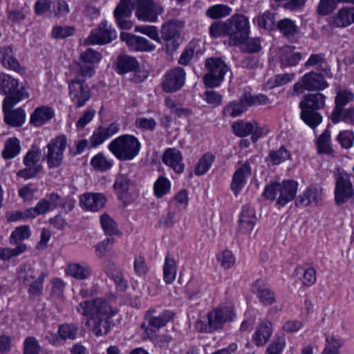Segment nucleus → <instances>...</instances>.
I'll list each match as a JSON object with an SVG mask.
<instances>
[{
    "label": "nucleus",
    "instance_id": "obj_39",
    "mask_svg": "<svg viewBox=\"0 0 354 354\" xmlns=\"http://www.w3.org/2000/svg\"><path fill=\"white\" fill-rule=\"evenodd\" d=\"M277 28L287 39L293 38L298 32L299 28L295 21L290 19L285 18L279 20L276 24Z\"/></svg>",
    "mask_w": 354,
    "mask_h": 354
},
{
    "label": "nucleus",
    "instance_id": "obj_26",
    "mask_svg": "<svg viewBox=\"0 0 354 354\" xmlns=\"http://www.w3.org/2000/svg\"><path fill=\"white\" fill-rule=\"evenodd\" d=\"M354 23V7L345 6L332 17L331 24L337 28H344Z\"/></svg>",
    "mask_w": 354,
    "mask_h": 354
},
{
    "label": "nucleus",
    "instance_id": "obj_24",
    "mask_svg": "<svg viewBox=\"0 0 354 354\" xmlns=\"http://www.w3.org/2000/svg\"><path fill=\"white\" fill-rule=\"evenodd\" d=\"M80 204L91 211H98L104 206L106 198L102 194L87 193L81 196Z\"/></svg>",
    "mask_w": 354,
    "mask_h": 354
},
{
    "label": "nucleus",
    "instance_id": "obj_54",
    "mask_svg": "<svg viewBox=\"0 0 354 354\" xmlns=\"http://www.w3.org/2000/svg\"><path fill=\"white\" fill-rule=\"evenodd\" d=\"M330 119L333 123H338L340 121L354 124V107L346 109L341 114L336 111V113H332L330 115Z\"/></svg>",
    "mask_w": 354,
    "mask_h": 354
},
{
    "label": "nucleus",
    "instance_id": "obj_1",
    "mask_svg": "<svg viewBox=\"0 0 354 354\" xmlns=\"http://www.w3.org/2000/svg\"><path fill=\"white\" fill-rule=\"evenodd\" d=\"M76 310L87 317L86 325L96 336L106 335L112 326L111 318L118 313L105 299L97 297L80 302Z\"/></svg>",
    "mask_w": 354,
    "mask_h": 354
},
{
    "label": "nucleus",
    "instance_id": "obj_9",
    "mask_svg": "<svg viewBox=\"0 0 354 354\" xmlns=\"http://www.w3.org/2000/svg\"><path fill=\"white\" fill-rule=\"evenodd\" d=\"M335 201L337 205L346 203L354 196V188L351 176L345 171L338 172L335 176Z\"/></svg>",
    "mask_w": 354,
    "mask_h": 354
},
{
    "label": "nucleus",
    "instance_id": "obj_33",
    "mask_svg": "<svg viewBox=\"0 0 354 354\" xmlns=\"http://www.w3.org/2000/svg\"><path fill=\"white\" fill-rule=\"evenodd\" d=\"M306 68L317 67V70L321 71L326 76L331 77L330 67L326 62L324 55L312 54L304 64Z\"/></svg>",
    "mask_w": 354,
    "mask_h": 354
},
{
    "label": "nucleus",
    "instance_id": "obj_29",
    "mask_svg": "<svg viewBox=\"0 0 354 354\" xmlns=\"http://www.w3.org/2000/svg\"><path fill=\"white\" fill-rule=\"evenodd\" d=\"M295 47L286 46L281 48L279 59L283 66H296L301 58L300 53L295 52Z\"/></svg>",
    "mask_w": 354,
    "mask_h": 354
},
{
    "label": "nucleus",
    "instance_id": "obj_48",
    "mask_svg": "<svg viewBox=\"0 0 354 354\" xmlns=\"http://www.w3.org/2000/svg\"><path fill=\"white\" fill-rule=\"evenodd\" d=\"M100 223L104 233L109 236L120 235L117 223L108 214H104L100 217Z\"/></svg>",
    "mask_w": 354,
    "mask_h": 354
},
{
    "label": "nucleus",
    "instance_id": "obj_7",
    "mask_svg": "<svg viewBox=\"0 0 354 354\" xmlns=\"http://www.w3.org/2000/svg\"><path fill=\"white\" fill-rule=\"evenodd\" d=\"M230 30V44L239 46L249 37L250 24L247 17L235 14L227 19Z\"/></svg>",
    "mask_w": 354,
    "mask_h": 354
},
{
    "label": "nucleus",
    "instance_id": "obj_51",
    "mask_svg": "<svg viewBox=\"0 0 354 354\" xmlns=\"http://www.w3.org/2000/svg\"><path fill=\"white\" fill-rule=\"evenodd\" d=\"M30 236V230L28 225H23L17 227L11 234L10 242L11 244H24L21 241L28 239Z\"/></svg>",
    "mask_w": 354,
    "mask_h": 354
},
{
    "label": "nucleus",
    "instance_id": "obj_18",
    "mask_svg": "<svg viewBox=\"0 0 354 354\" xmlns=\"http://www.w3.org/2000/svg\"><path fill=\"white\" fill-rule=\"evenodd\" d=\"M252 174L250 164L248 161L237 168L233 174L230 187L236 196L246 183V179Z\"/></svg>",
    "mask_w": 354,
    "mask_h": 354
},
{
    "label": "nucleus",
    "instance_id": "obj_4",
    "mask_svg": "<svg viewBox=\"0 0 354 354\" xmlns=\"http://www.w3.org/2000/svg\"><path fill=\"white\" fill-rule=\"evenodd\" d=\"M28 95L25 91H20L14 95L6 96L3 101V113L6 124L13 127H21L26 122V115L22 108L12 109Z\"/></svg>",
    "mask_w": 354,
    "mask_h": 354
},
{
    "label": "nucleus",
    "instance_id": "obj_22",
    "mask_svg": "<svg viewBox=\"0 0 354 354\" xmlns=\"http://www.w3.org/2000/svg\"><path fill=\"white\" fill-rule=\"evenodd\" d=\"M252 291L263 305L270 306L276 301L274 292L268 288L261 279H258L254 283Z\"/></svg>",
    "mask_w": 354,
    "mask_h": 354
},
{
    "label": "nucleus",
    "instance_id": "obj_12",
    "mask_svg": "<svg viewBox=\"0 0 354 354\" xmlns=\"http://www.w3.org/2000/svg\"><path fill=\"white\" fill-rule=\"evenodd\" d=\"M116 37V31L108 25L106 21H103L97 28L92 30L85 42L88 45H104L111 43Z\"/></svg>",
    "mask_w": 354,
    "mask_h": 354
},
{
    "label": "nucleus",
    "instance_id": "obj_53",
    "mask_svg": "<svg viewBox=\"0 0 354 354\" xmlns=\"http://www.w3.org/2000/svg\"><path fill=\"white\" fill-rule=\"evenodd\" d=\"M340 0H319L316 12L320 16H326L333 13L337 8Z\"/></svg>",
    "mask_w": 354,
    "mask_h": 354
},
{
    "label": "nucleus",
    "instance_id": "obj_32",
    "mask_svg": "<svg viewBox=\"0 0 354 354\" xmlns=\"http://www.w3.org/2000/svg\"><path fill=\"white\" fill-rule=\"evenodd\" d=\"M131 180L125 174H119L116 176L113 188L120 200L125 201L129 198V187Z\"/></svg>",
    "mask_w": 354,
    "mask_h": 354
},
{
    "label": "nucleus",
    "instance_id": "obj_37",
    "mask_svg": "<svg viewBox=\"0 0 354 354\" xmlns=\"http://www.w3.org/2000/svg\"><path fill=\"white\" fill-rule=\"evenodd\" d=\"M18 86L17 80L6 74H0V93H2L7 96L12 95L24 90L15 91Z\"/></svg>",
    "mask_w": 354,
    "mask_h": 354
},
{
    "label": "nucleus",
    "instance_id": "obj_19",
    "mask_svg": "<svg viewBox=\"0 0 354 354\" xmlns=\"http://www.w3.org/2000/svg\"><path fill=\"white\" fill-rule=\"evenodd\" d=\"M162 162L176 174H181L185 169L181 152L176 148L167 149L162 156Z\"/></svg>",
    "mask_w": 354,
    "mask_h": 354
},
{
    "label": "nucleus",
    "instance_id": "obj_64",
    "mask_svg": "<svg viewBox=\"0 0 354 354\" xmlns=\"http://www.w3.org/2000/svg\"><path fill=\"white\" fill-rule=\"evenodd\" d=\"M135 31L146 35L157 42H160L158 31L156 26L147 25L138 26H136Z\"/></svg>",
    "mask_w": 354,
    "mask_h": 354
},
{
    "label": "nucleus",
    "instance_id": "obj_5",
    "mask_svg": "<svg viewBox=\"0 0 354 354\" xmlns=\"http://www.w3.org/2000/svg\"><path fill=\"white\" fill-rule=\"evenodd\" d=\"M234 317V307L232 305L220 306L207 314V324L198 322L197 327L201 332L212 333L221 328L225 323L232 321Z\"/></svg>",
    "mask_w": 354,
    "mask_h": 354
},
{
    "label": "nucleus",
    "instance_id": "obj_36",
    "mask_svg": "<svg viewBox=\"0 0 354 354\" xmlns=\"http://www.w3.org/2000/svg\"><path fill=\"white\" fill-rule=\"evenodd\" d=\"M317 150L319 154H326L335 156V151L330 143V133L325 130L317 138L316 142Z\"/></svg>",
    "mask_w": 354,
    "mask_h": 354
},
{
    "label": "nucleus",
    "instance_id": "obj_38",
    "mask_svg": "<svg viewBox=\"0 0 354 354\" xmlns=\"http://www.w3.org/2000/svg\"><path fill=\"white\" fill-rule=\"evenodd\" d=\"M1 60L4 66L19 71L21 69L18 60L15 57L12 46H6L1 49Z\"/></svg>",
    "mask_w": 354,
    "mask_h": 354
},
{
    "label": "nucleus",
    "instance_id": "obj_21",
    "mask_svg": "<svg viewBox=\"0 0 354 354\" xmlns=\"http://www.w3.org/2000/svg\"><path fill=\"white\" fill-rule=\"evenodd\" d=\"M324 74L318 71H310L303 76V82L308 91H322L328 86Z\"/></svg>",
    "mask_w": 354,
    "mask_h": 354
},
{
    "label": "nucleus",
    "instance_id": "obj_52",
    "mask_svg": "<svg viewBox=\"0 0 354 354\" xmlns=\"http://www.w3.org/2000/svg\"><path fill=\"white\" fill-rule=\"evenodd\" d=\"M27 249L26 244H18L15 248H0V259L9 261L13 257H18L24 253Z\"/></svg>",
    "mask_w": 354,
    "mask_h": 354
},
{
    "label": "nucleus",
    "instance_id": "obj_11",
    "mask_svg": "<svg viewBox=\"0 0 354 354\" xmlns=\"http://www.w3.org/2000/svg\"><path fill=\"white\" fill-rule=\"evenodd\" d=\"M136 16L140 20L155 22L163 12V8L154 0H136Z\"/></svg>",
    "mask_w": 354,
    "mask_h": 354
},
{
    "label": "nucleus",
    "instance_id": "obj_55",
    "mask_svg": "<svg viewBox=\"0 0 354 354\" xmlns=\"http://www.w3.org/2000/svg\"><path fill=\"white\" fill-rule=\"evenodd\" d=\"M286 345L285 335L276 334L274 339L268 346L266 354H281Z\"/></svg>",
    "mask_w": 354,
    "mask_h": 354
},
{
    "label": "nucleus",
    "instance_id": "obj_56",
    "mask_svg": "<svg viewBox=\"0 0 354 354\" xmlns=\"http://www.w3.org/2000/svg\"><path fill=\"white\" fill-rule=\"evenodd\" d=\"M67 139L66 136L64 134L59 135L54 139H52L48 144L47 147L48 151L53 149L55 152L61 153L64 154V151L66 147Z\"/></svg>",
    "mask_w": 354,
    "mask_h": 354
},
{
    "label": "nucleus",
    "instance_id": "obj_28",
    "mask_svg": "<svg viewBox=\"0 0 354 354\" xmlns=\"http://www.w3.org/2000/svg\"><path fill=\"white\" fill-rule=\"evenodd\" d=\"M256 222V217L253 208L248 205H243L239 218V228L243 233H250Z\"/></svg>",
    "mask_w": 354,
    "mask_h": 354
},
{
    "label": "nucleus",
    "instance_id": "obj_10",
    "mask_svg": "<svg viewBox=\"0 0 354 354\" xmlns=\"http://www.w3.org/2000/svg\"><path fill=\"white\" fill-rule=\"evenodd\" d=\"M69 97L77 108L84 106L91 97V92L85 80L75 78L68 83Z\"/></svg>",
    "mask_w": 354,
    "mask_h": 354
},
{
    "label": "nucleus",
    "instance_id": "obj_43",
    "mask_svg": "<svg viewBox=\"0 0 354 354\" xmlns=\"http://www.w3.org/2000/svg\"><path fill=\"white\" fill-rule=\"evenodd\" d=\"M255 127L256 121L244 122L243 120H239L232 125L234 133L241 138L251 134Z\"/></svg>",
    "mask_w": 354,
    "mask_h": 354
},
{
    "label": "nucleus",
    "instance_id": "obj_13",
    "mask_svg": "<svg viewBox=\"0 0 354 354\" xmlns=\"http://www.w3.org/2000/svg\"><path fill=\"white\" fill-rule=\"evenodd\" d=\"M186 73L180 67L168 71L162 82V91L165 93H174L180 90L185 82Z\"/></svg>",
    "mask_w": 354,
    "mask_h": 354
},
{
    "label": "nucleus",
    "instance_id": "obj_20",
    "mask_svg": "<svg viewBox=\"0 0 354 354\" xmlns=\"http://www.w3.org/2000/svg\"><path fill=\"white\" fill-rule=\"evenodd\" d=\"M298 184L295 180H284L278 183L279 196L277 203L283 206L295 198L297 191Z\"/></svg>",
    "mask_w": 354,
    "mask_h": 354
},
{
    "label": "nucleus",
    "instance_id": "obj_31",
    "mask_svg": "<svg viewBox=\"0 0 354 354\" xmlns=\"http://www.w3.org/2000/svg\"><path fill=\"white\" fill-rule=\"evenodd\" d=\"M248 107L247 100H243V95L238 101H233L224 106L222 113L223 117H237L244 113Z\"/></svg>",
    "mask_w": 354,
    "mask_h": 354
},
{
    "label": "nucleus",
    "instance_id": "obj_17",
    "mask_svg": "<svg viewBox=\"0 0 354 354\" xmlns=\"http://www.w3.org/2000/svg\"><path fill=\"white\" fill-rule=\"evenodd\" d=\"M44 214V199L39 201L35 207H30L23 210L11 211L6 214V219L8 222L34 218L38 215Z\"/></svg>",
    "mask_w": 354,
    "mask_h": 354
},
{
    "label": "nucleus",
    "instance_id": "obj_34",
    "mask_svg": "<svg viewBox=\"0 0 354 354\" xmlns=\"http://www.w3.org/2000/svg\"><path fill=\"white\" fill-rule=\"evenodd\" d=\"M139 64L135 57L121 55L117 58V68L121 74L136 71Z\"/></svg>",
    "mask_w": 354,
    "mask_h": 354
},
{
    "label": "nucleus",
    "instance_id": "obj_63",
    "mask_svg": "<svg viewBox=\"0 0 354 354\" xmlns=\"http://www.w3.org/2000/svg\"><path fill=\"white\" fill-rule=\"evenodd\" d=\"M40 346L33 337H28L24 342V354H39Z\"/></svg>",
    "mask_w": 354,
    "mask_h": 354
},
{
    "label": "nucleus",
    "instance_id": "obj_41",
    "mask_svg": "<svg viewBox=\"0 0 354 354\" xmlns=\"http://www.w3.org/2000/svg\"><path fill=\"white\" fill-rule=\"evenodd\" d=\"M180 23L177 21H169L161 28L162 37L165 41H170L178 37L180 32Z\"/></svg>",
    "mask_w": 354,
    "mask_h": 354
},
{
    "label": "nucleus",
    "instance_id": "obj_6",
    "mask_svg": "<svg viewBox=\"0 0 354 354\" xmlns=\"http://www.w3.org/2000/svg\"><path fill=\"white\" fill-rule=\"evenodd\" d=\"M207 73L203 76V82L207 87L220 86L228 71L226 64L218 57H209L205 60Z\"/></svg>",
    "mask_w": 354,
    "mask_h": 354
},
{
    "label": "nucleus",
    "instance_id": "obj_57",
    "mask_svg": "<svg viewBox=\"0 0 354 354\" xmlns=\"http://www.w3.org/2000/svg\"><path fill=\"white\" fill-rule=\"evenodd\" d=\"M171 187L169 180L165 177H159L154 183V194L158 198H160L169 192Z\"/></svg>",
    "mask_w": 354,
    "mask_h": 354
},
{
    "label": "nucleus",
    "instance_id": "obj_8",
    "mask_svg": "<svg viewBox=\"0 0 354 354\" xmlns=\"http://www.w3.org/2000/svg\"><path fill=\"white\" fill-rule=\"evenodd\" d=\"M41 156L39 148L33 145L24 157L23 162L26 168L19 170L17 173V176L25 180L35 177L43 169L42 165L39 162Z\"/></svg>",
    "mask_w": 354,
    "mask_h": 354
},
{
    "label": "nucleus",
    "instance_id": "obj_62",
    "mask_svg": "<svg viewBox=\"0 0 354 354\" xmlns=\"http://www.w3.org/2000/svg\"><path fill=\"white\" fill-rule=\"evenodd\" d=\"M242 50L248 53H258L261 50V41L259 38L248 37L245 41L241 44Z\"/></svg>",
    "mask_w": 354,
    "mask_h": 354
},
{
    "label": "nucleus",
    "instance_id": "obj_14",
    "mask_svg": "<svg viewBox=\"0 0 354 354\" xmlns=\"http://www.w3.org/2000/svg\"><path fill=\"white\" fill-rule=\"evenodd\" d=\"M134 8L133 0H120L113 11V15L121 29L129 30L133 26L130 20Z\"/></svg>",
    "mask_w": 354,
    "mask_h": 354
},
{
    "label": "nucleus",
    "instance_id": "obj_61",
    "mask_svg": "<svg viewBox=\"0 0 354 354\" xmlns=\"http://www.w3.org/2000/svg\"><path fill=\"white\" fill-rule=\"evenodd\" d=\"M336 140L344 149H350L353 145L354 133L352 131H342L337 136Z\"/></svg>",
    "mask_w": 354,
    "mask_h": 354
},
{
    "label": "nucleus",
    "instance_id": "obj_15",
    "mask_svg": "<svg viewBox=\"0 0 354 354\" xmlns=\"http://www.w3.org/2000/svg\"><path fill=\"white\" fill-rule=\"evenodd\" d=\"M102 58L101 53L92 48H88L81 54L78 64L79 73L82 77H91L94 73V64Z\"/></svg>",
    "mask_w": 354,
    "mask_h": 354
},
{
    "label": "nucleus",
    "instance_id": "obj_46",
    "mask_svg": "<svg viewBox=\"0 0 354 354\" xmlns=\"http://www.w3.org/2000/svg\"><path fill=\"white\" fill-rule=\"evenodd\" d=\"M176 265L174 259L167 257L163 266V279L166 283H171L176 276Z\"/></svg>",
    "mask_w": 354,
    "mask_h": 354
},
{
    "label": "nucleus",
    "instance_id": "obj_16",
    "mask_svg": "<svg viewBox=\"0 0 354 354\" xmlns=\"http://www.w3.org/2000/svg\"><path fill=\"white\" fill-rule=\"evenodd\" d=\"M120 124L113 122L108 126H100L93 133L90 138V147L95 148L102 145L106 140L118 133Z\"/></svg>",
    "mask_w": 354,
    "mask_h": 354
},
{
    "label": "nucleus",
    "instance_id": "obj_3",
    "mask_svg": "<svg viewBox=\"0 0 354 354\" xmlns=\"http://www.w3.org/2000/svg\"><path fill=\"white\" fill-rule=\"evenodd\" d=\"M108 149L118 160L130 161L138 155L141 144L136 136L124 134L113 139Z\"/></svg>",
    "mask_w": 354,
    "mask_h": 354
},
{
    "label": "nucleus",
    "instance_id": "obj_59",
    "mask_svg": "<svg viewBox=\"0 0 354 354\" xmlns=\"http://www.w3.org/2000/svg\"><path fill=\"white\" fill-rule=\"evenodd\" d=\"M134 272L138 276H144L149 271L148 266L146 263L145 257L142 254H136L133 262Z\"/></svg>",
    "mask_w": 354,
    "mask_h": 354
},
{
    "label": "nucleus",
    "instance_id": "obj_35",
    "mask_svg": "<svg viewBox=\"0 0 354 354\" xmlns=\"http://www.w3.org/2000/svg\"><path fill=\"white\" fill-rule=\"evenodd\" d=\"M353 97L354 95L351 91L346 89L337 88L335 98V106L332 113L337 111L341 114L346 109L343 107L353 101Z\"/></svg>",
    "mask_w": 354,
    "mask_h": 354
},
{
    "label": "nucleus",
    "instance_id": "obj_45",
    "mask_svg": "<svg viewBox=\"0 0 354 354\" xmlns=\"http://www.w3.org/2000/svg\"><path fill=\"white\" fill-rule=\"evenodd\" d=\"M232 8L227 5L216 4L210 6L205 11V15L212 19H218L230 15Z\"/></svg>",
    "mask_w": 354,
    "mask_h": 354
},
{
    "label": "nucleus",
    "instance_id": "obj_44",
    "mask_svg": "<svg viewBox=\"0 0 354 354\" xmlns=\"http://www.w3.org/2000/svg\"><path fill=\"white\" fill-rule=\"evenodd\" d=\"M275 12L268 10L257 16L253 21L260 28L272 30L275 26Z\"/></svg>",
    "mask_w": 354,
    "mask_h": 354
},
{
    "label": "nucleus",
    "instance_id": "obj_49",
    "mask_svg": "<svg viewBox=\"0 0 354 354\" xmlns=\"http://www.w3.org/2000/svg\"><path fill=\"white\" fill-rule=\"evenodd\" d=\"M289 156V153L286 149L283 146H281L277 150L270 151L266 161L268 165H277L288 158Z\"/></svg>",
    "mask_w": 354,
    "mask_h": 354
},
{
    "label": "nucleus",
    "instance_id": "obj_30",
    "mask_svg": "<svg viewBox=\"0 0 354 354\" xmlns=\"http://www.w3.org/2000/svg\"><path fill=\"white\" fill-rule=\"evenodd\" d=\"M66 272L68 275L79 280L88 279L92 273V270L89 266L86 263H69L66 268Z\"/></svg>",
    "mask_w": 354,
    "mask_h": 354
},
{
    "label": "nucleus",
    "instance_id": "obj_40",
    "mask_svg": "<svg viewBox=\"0 0 354 354\" xmlns=\"http://www.w3.org/2000/svg\"><path fill=\"white\" fill-rule=\"evenodd\" d=\"M21 151L19 140L17 138H10L5 142L1 156L5 160L16 157Z\"/></svg>",
    "mask_w": 354,
    "mask_h": 354
},
{
    "label": "nucleus",
    "instance_id": "obj_25",
    "mask_svg": "<svg viewBox=\"0 0 354 354\" xmlns=\"http://www.w3.org/2000/svg\"><path fill=\"white\" fill-rule=\"evenodd\" d=\"M155 309H149L147 313L149 326L155 329H160L172 321L175 313L169 310H165L158 316L152 315Z\"/></svg>",
    "mask_w": 354,
    "mask_h": 354
},
{
    "label": "nucleus",
    "instance_id": "obj_2",
    "mask_svg": "<svg viewBox=\"0 0 354 354\" xmlns=\"http://www.w3.org/2000/svg\"><path fill=\"white\" fill-rule=\"evenodd\" d=\"M325 99V95L321 93H309L305 95L299 102L301 118L313 129L318 126L322 120L317 110L324 107Z\"/></svg>",
    "mask_w": 354,
    "mask_h": 354
},
{
    "label": "nucleus",
    "instance_id": "obj_23",
    "mask_svg": "<svg viewBox=\"0 0 354 354\" xmlns=\"http://www.w3.org/2000/svg\"><path fill=\"white\" fill-rule=\"evenodd\" d=\"M272 333V324L268 320L259 323L252 336V340L257 346H263L270 339Z\"/></svg>",
    "mask_w": 354,
    "mask_h": 354
},
{
    "label": "nucleus",
    "instance_id": "obj_58",
    "mask_svg": "<svg viewBox=\"0 0 354 354\" xmlns=\"http://www.w3.org/2000/svg\"><path fill=\"white\" fill-rule=\"evenodd\" d=\"M78 326L75 324H64L59 326V334L61 338L74 339L77 336Z\"/></svg>",
    "mask_w": 354,
    "mask_h": 354
},
{
    "label": "nucleus",
    "instance_id": "obj_50",
    "mask_svg": "<svg viewBox=\"0 0 354 354\" xmlns=\"http://www.w3.org/2000/svg\"><path fill=\"white\" fill-rule=\"evenodd\" d=\"M214 156L207 152L205 153L197 162L195 167V174L197 176L205 174L210 168L214 160Z\"/></svg>",
    "mask_w": 354,
    "mask_h": 354
},
{
    "label": "nucleus",
    "instance_id": "obj_27",
    "mask_svg": "<svg viewBox=\"0 0 354 354\" xmlns=\"http://www.w3.org/2000/svg\"><path fill=\"white\" fill-rule=\"evenodd\" d=\"M121 37L135 50L152 51L155 49V46L145 37L132 34H122Z\"/></svg>",
    "mask_w": 354,
    "mask_h": 354
},
{
    "label": "nucleus",
    "instance_id": "obj_42",
    "mask_svg": "<svg viewBox=\"0 0 354 354\" xmlns=\"http://www.w3.org/2000/svg\"><path fill=\"white\" fill-rule=\"evenodd\" d=\"M113 161L108 158L103 153L100 152L94 156L91 160V167L96 171H106L110 169Z\"/></svg>",
    "mask_w": 354,
    "mask_h": 354
},
{
    "label": "nucleus",
    "instance_id": "obj_47",
    "mask_svg": "<svg viewBox=\"0 0 354 354\" xmlns=\"http://www.w3.org/2000/svg\"><path fill=\"white\" fill-rule=\"evenodd\" d=\"M209 35L213 38H218L225 36L230 37V30L227 19L225 22L215 21L209 28Z\"/></svg>",
    "mask_w": 354,
    "mask_h": 354
},
{
    "label": "nucleus",
    "instance_id": "obj_60",
    "mask_svg": "<svg viewBox=\"0 0 354 354\" xmlns=\"http://www.w3.org/2000/svg\"><path fill=\"white\" fill-rule=\"evenodd\" d=\"M74 26H56L53 27L51 31V36L55 39H64L67 37L71 36L75 32Z\"/></svg>",
    "mask_w": 354,
    "mask_h": 354
}]
</instances>
